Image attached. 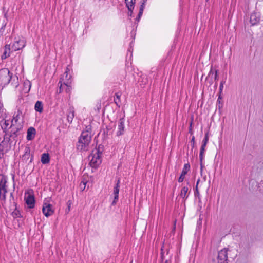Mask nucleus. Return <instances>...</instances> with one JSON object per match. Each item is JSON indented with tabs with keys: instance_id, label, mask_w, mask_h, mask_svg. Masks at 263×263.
<instances>
[{
	"instance_id": "nucleus-45",
	"label": "nucleus",
	"mask_w": 263,
	"mask_h": 263,
	"mask_svg": "<svg viewBox=\"0 0 263 263\" xmlns=\"http://www.w3.org/2000/svg\"><path fill=\"white\" fill-rule=\"evenodd\" d=\"M17 131H15V132H14L13 133V134L14 135H16V133H17Z\"/></svg>"
},
{
	"instance_id": "nucleus-6",
	"label": "nucleus",
	"mask_w": 263,
	"mask_h": 263,
	"mask_svg": "<svg viewBox=\"0 0 263 263\" xmlns=\"http://www.w3.org/2000/svg\"><path fill=\"white\" fill-rule=\"evenodd\" d=\"M42 212L44 215L48 217L54 213V209L51 204L44 203L42 208Z\"/></svg>"
},
{
	"instance_id": "nucleus-24",
	"label": "nucleus",
	"mask_w": 263,
	"mask_h": 263,
	"mask_svg": "<svg viewBox=\"0 0 263 263\" xmlns=\"http://www.w3.org/2000/svg\"><path fill=\"white\" fill-rule=\"evenodd\" d=\"M121 96V92H117L115 93V97L114 98V101L115 103L117 104V106H120L121 101H120V97Z\"/></svg>"
},
{
	"instance_id": "nucleus-18",
	"label": "nucleus",
	"mask_w": 263,
	"mask_h": 263,
	"mask_svg": "<svg viewBox=\"0 0 263 263\" xmlns=\"http://www.w3.org/2000/svg\"><path fill=\"white\" fill-rule=\"evenodd\" d=\"M31 82L28 81L26 80L24 82L23 84V91L25 93H28L31 88Z\"/></svg>"
},
{
	"instance_id": "nucleus-39",
	"label": "nucleus",
	"mask_w": 263,
	"mask_h": 263,
	"mask_svg": "<svg viewBox=\"0 0 263 263\" xmlns=\"http://www.w3.org/2000/svg\"><path fill=\"white\" fill-rule=\"evenodd\" d=\"M146 0H143V3H142V4L140 6V9H141V8H142V11H143V9H144V3L145 2Z\"/></svg>"
},
{
	"instance_id": "nucleus-25",
	"label": "nucleus",
	"mask_w": 263,
	"mask_h": 263,
	"mask_svg": "<svg viewBox=\"0 0 263 263\" xmlns=\"http://www.w3.org/2000/svg\"><path fill=\"white\" fill-rule=\"evenodd\" d=\"M20 119V113L18 111L17 113L14 114L13 119L11 121V124L10 127H12L14 125V122L16 123Z\"/></svg>"
},
{
	"instance_id": "nucleus-43",
	"label": "nucleus",
	"mask_w": 263,
	"mask_h": 263,
	"mask_svg": "<svg viewBox=\"0 0 263 263\" xmlns=\"http://www.w3.org/2000/svg\"><path fill=\"white\" fill-rule=\"evenodd\" d=\"M200 166H201V170H202L203 168V163L202 162L200 161Z\"/></svg>"
},
{
	"instance_id": "nucleus-28",
	"label": "nucleus",
	"mask_w": 263,
	"mask_h": 263,
	"mask_svg": "<svg viewBox=\"0 0 263 263\" xmlns=\"http://www.w3.org/2000/svg\"><path fill=\"white\" fill-rule=\"evenodd\" d=\"M30 151L29 147H26L25 148V153L24 155L23 156V157H24L25 158L28 159L30 156Z\"/></svg>"
},
{
	"instance_id": "nucleus-27",
	"label": "nucleus",
	"mask_w": 263,
	"mask_h": 263,
	"mask_svg": "<svg viewBox=\"0 0 263 263\" xmlns=\"http://www.w3.org/2000/svg\"><path fill=\"white\" fill-rule=\"evenodd\" d=\"M10 45H6L5 46V50L4 52L3 55H2V59H5L7 57L9 56V52L7 53V50L10 51Z\"/></svg>"
},
{
	"instance_id": "nucleus-22",
	"label": "nucleus",
	"mask_w": 263,
	"mask_h": 263,
	"mask_svg": "<svg viewBox=\"0 0 263 263\" xmlns=\"http://www.w3.org/2000/svg\"><path fill=\"white\" fill-rule=\"evenodd\" d=\"M125 2L128 10H131V9L134 8L135 0H125Z\"/></svg>"
},
{
	"instance_id": "nucleus-26",
	"label": "nucleus",
	"mask_w": 263,
	"mask_h": 263,
	"mask_svg": "<svg viewBox=\"0 0 263 263\" xmlns=\"http://www.w3.org/2000/svg\"><path fill=\"white\" fill-rule=\"evenodd\" d=\"M74 111L72 110H69L67 115V120L68 122L71 123L74 118Z\"/></svg>"
},
{
	"instance_id": "nucleus-35",
	"label": "nucleus",
	"mask_w": 263,
	"mask_h": 263,
	"mask_svg": "<svg viewBox=\"0 0 263 263\" xmlns=\"http://www.w3.org/2000/svg\"><path fill=\"white\" fill-rule=\"evenodd\" d=\"M191 142L192 144V147H194V144H195V137L194 136H192V139H191Z\"/></svg>"
},
{
	"instance_id": "nucleus-47",
	"label": "nucleus",
	"mask_w": 263,
	"mask_h": 263,
	"mask_svg": "<svg viewBox=\"0 0 263 263\" xmlns=\"http://www.w3.org/2000/svg\"><path fill=\"white\" fill-rule=\"evenodd\" d=\"M12 179H13V180H14V176H13L12 177Z\"/></svg>"
},
{
	"instance_id": "nucleus-5",
	"label": "nucleus",
	"mask_w": 263,
	"mask_h": 263,
	"mask_svg": "<svg viewBox=\"0 0 263 263\" xmlns=\"http://www.w3.org/2000/svg\"><path fill=\"white\" fill-rule=\"evenodd\" d=\"M228 250L223 249L219 251L217 256L218 263H228Z\"/></svg>"
},
{
	"instance_id": "nucleus-33",
	"label": "nucleus",
	"mask_w": 263,
	"mask_h": 263,
	"mask_svg": "<svg viewBox=\"0 0 263 263\" xmlns=\"http://www.w3.org/2000/svg\"><path fill=\"white\" fill-rule=\"evenodd\" d=\"M204 152L200 151L199 153V158H200V161L202 162L204 159Z\"/></svg>"
},
{
	"instance_id": "nucleus-1",
	"label": "nucleus",
	"mask_w": 263,
	"mask_h": 263,
	"mask_svg": "<svg viewBox=\"0 0 263 263\" xmlns=\"http://www.w3.org/2000/svg\"><path fill=\"white\" fill-rule=\"evenodd\" d=\"M91 140L90 133L88 130L82 132L76 145L77 149L80 152L87 151Z\"/></svg>"
},
{
	"instance_id": "nucleus-20",
	"label": "nucleus",
	"mask_w": 263,
	"mask_h": 263,
	"mask_svg": "<svg viewBox=\"0 0 263 263\" xmlns=\"http://www.w3.org/2000/svg\"><path fill=\"white\" fill-rule=\"evenodd\" d=\"M188 190H189V189L187 186L183 187L181 190L180 196L184 200L186 199L188 197V195H187Z\"/></svg>"
},
{
	"instance_id": "nucleus-44",
	"label": "nucleus",
	"mask_w": 263,
	"mask_h": 263,
	"mask_svg": "<svg viewBox=\"0 0 263 263\" xmlns=\"http://www.w3.org/2000/svg\"><path fill=\"white\" fill-rule=\"evenodd\" d=\"M140 18H141V17H139V16H138L136 17V20H137V21H139V20L140 19Z\"/></svg>"
},
{
	"instance_id": "nucleus-37",
	"label": "nucleus",
	"mask_w": 263,
	"mask_h": 263,
	"mask_svg": "<svg viewBox=\"0 0 263 263\" xmlns=\"http://www.w3.org/2000/svg\"><path fill=\"white\" fill-rule=\"evenodd\" d=\"M194 194H195V196H199V191H198L197 186H196V187H195V191Z\"/></svg>"
},
{
	"instance_id": "nucleus-29",
	"label": "nucleus",
	"mask_w": 263,
	"mask_h": 263,
	"mask_svg": "<svg viewBox=\"0 0 263 263\" xmlns=\"http://www.w3.org/2000/svg\"><path fill=\"white\" fill-rule=\"evenodd\" d=\"M5 109L4 108L3 104L0 102V118L3 117L4 114Z\"/></svg>"
},
{
	"instance_id": "nucleus-21",
	"label": "nucleus",
	"mask_w": 263,
	"mask_h": 263,
	"mask_svg": "<svg viewBox=\"0 0 263 263\" xmlns=\"http://www.w3.org/2000/svg\"><path fill=\"white\" fill-rule=\"evenodd\" d=\"M34 109L36 111L40 113L42 112L43 110V104L41 101H37L35 104Z\"/></svg>"
},
{
	"instance_id": "nucleus-15",
	"label": "nucleus",
	"mask_w": 263,
	"mask_h": 263,
	"mask_svg": "<svg viewBox=\"0 0 263 263\" xmlns=\"http://www.w3.org/2000/svg\"><path fill=\"white\" fill-rule=\"evenodd\" d=\"M260 20L259 17L256 13H253L251 14L250 18V22L252 25H255L259 23Z\"/></svg>"
},
{
	"instance_id": "nucleus-13",
	"label": "nucleus",
	"mask_w": 263,
	"mask_h": 263,
	"mask_svg": "<svg viewBox=\"0 0 263 263\" xmlns=\"http://www.w3.org/2000/svg\"><path fill=\"white\" fill-rule=\"evenodd\" d=\"M11 124V121L8 120H2L0 122V125L4 132H6L7 130L11 128L10 125Z\"/></svg>"
},
{
	"instance_id": "nucleus-30",
	"label": "nucleus",
	"mask_w": 263,
	"mask_h": 263,
	"mask_svg": "<svg viewBox=\"0 0 263 263\" xmlns=\"http://www.w3.org/2000/svg\"><path fill=\"white\" fill-rule=\"evenodd\" d=\"M208 141H209L208 133H206L205 135V137H204L203 140H202V144H203L206 145Z\"/></svg>"
},
{
	"instance_id": "nucleus-17",
	"label": "nucleus",
	"mask_w": 263,
	"mask_h": 263,
	"mask_svg": "<svg viewBox=\"0 0 263 263\" xmlns=\"http://www.w3.org/2000/svg\"><path fill=\"white\" fill-rule=\"evenodd\" d=\"M8 192V189L0 190V200L2 201V206L4 208V204L6 202V193Z\"/></svg>"
},
{
	"instance_id": "nucleus-36",
	"label": "nucleus",
	"mask_w": 263,
	"mask_h": 263,
	"mask_svg": "<svg viewBox=\"0 0 263 263\" xmlns=\"http://www.w3.org/2000/svg\"><path fill=\"white\" fill-rule=\"evenodd\" d=\"M206 147V145H204L203 144H202V145L200 147V151H202V152H205V148Z\"/></svg>"
},
{
	"instance_id": "nucleus-38",
	"label": "nucleus",
	"mask_w": 263,
	"mask_h": 263,
	"mask_svg": "<svg viewBox=\"0 0 263 263\" xmlns=\"http://www.w3.org/2000/svg\"><path fill=\"white\" fill-rule=\"evenodd\" d=\"M143 11H142V8H141V9H139V13H138V16L139 17H141L142 15V13H143Z\"/></svg>"
},
{
	"instance_id": "nucleus-19",
	"label": "nucleus",
	"mask_w": 263,
	"mask_h": 263,
	"mask_svg": "<svg viewBox=\"0 0 263 263\" xmlns=\"http://www.w3.org/2000/svg\"><path fill=\"white\" fill-rule=\"evenodd\" d=\"M41 161L43 164L48 163L50 161L49 154L43 153L41 156Z\"/></svg>"
},
{
	"instance_id": "nucleus-12",
	"label": "nucleus",
	"mask_w": 263,
	"mask_h": 263,
	"mask_svg": "<svg viewBox=\"0 0 263 263\" xmlns=\"http://www.w3.org/2000/svg\"><path fill=\"white\" fill-rule=\"evenodd\" d=\"M7 177L3 174H0V190L7 189Z\"/></svg>"
},
{
	"instance_id": "nucleus-23",
	"label": "nucleus",
	"mask_w": 263,
	"mask_h": 263,
	"mask_svg": "<svg viewBox=\"0 0 263 263\" xmlns=\"http://www.w3.org/2000/svg\"><path fill=\"white\" fill-rule=\"evenodd\" d=\"M71 83H69L68 82H66V83H63L64 85V91H65L66 93H69L71 90Z\"/></svg>"
},
{
	"instance_id": "nucleus-9",
	"label": "nucleus",
	"mask_w": 263,
	"mask_h": 263,
	"mask_svg": "<svg viewBox=\"0 0 263 263\" xmlns=\"http://www.w3.org/2000/svg\"><path fill=\"white\" fill-rule=\"evenodd\" d=\"M25 46V42L24 40L21 39L15 41L12 46V49L15 51L23 48Z\"/></svg>"
},
{
	"instance_id": "nucleus-7",
	"label": "nucleus",
	"mask_w": 263,
	"mask_h": 263,
	"mask_svg": "<svg viewBox=\"0 0 263 263\" xmlns=\"http://www.w3.org/2000/svg\"><path fill=\"white\" fill-rule=\"evenodd\" d=\"M25 200L28 207L30 209L34 208L35 205V199L32 193H28L27 195L25 194Z\"/></svg>"
},
{
	"instance_id": "nucleus-11",
	"label": "nucleus",
	"mask_w": 263,
	"mask_h": 263,
	"mask_svg": "<svg viewBox=\"0 0 263 263\" xmlns=\"http://www.w3.org/2000/svg\"><path fill=\"white\" fill-rule=\"evenodd\" d=\"M190 169V165L189 163H186L184 165L181 174L178 178L179 182H183V181L184 179V177H185V175L187 174L188 171H189Z\"/></svg>"
},
{
	"instance_id": "nucleus-42",
	"label": "nucleus",
	"mask_w": 263,
	"mask_h": 263,
	"mask_svg": "<svg viewBox=\"0 0 263 263\" xmlns=\"http://www.w3.org/2000/svg\"><path fill=\"white\" fill-rule=\"evenodd\" d=\"M200 181V179H198V180H197V181L196 186H197V187H198V184H199V183Z\"/></svg>"
},
{
	"instance_id": "nucleus-14",
	"label": "nucleus",
	"mask_w": 263,
	"mask_h": 263,
	"mask_svg": "<svg viewBox=\"0 0 263 263\" xmlns=\"http://www.w3.org/2000/svg\"><path fill=\"white\" fill-rule=\"evenodd\" d=\"M118 130L117 132V135H121L123 134L124 129V120L121 118L119 120L118 125Z\"/></svg>"
},
{
	"instance_id": "nucleus-8",
	"label": "nucleus",
	"mask_w": 263,
	"mask_h": 263,
	"mask_svg": "<svg viewBox=\"0 0 263 263\" xmlns=\"http://www.w3.org/2000/svg\"><path fill=\"white\" fill-rule=\"evenodd\" d=\"M70 69L68 67H66L62 77L60 78V82L66 83V82L71 83V76L69 74Z\"/></svg>"
},
{
	"instance_id": "nucleus-34",
	"label": "nucleus",
	"mask_w": 263,
	"mask_h": 263,
	"mask_svg": "<svg viewBox=\"0 0 263 263\" xmlns=\"http://www.w3.org/2000/svg\"><path fill=\"white\" fill-rule=\"evenodd\" d=\"M218 70H216L215 71V77H214V79L215 81H217L218 79Z\"/></svg>"
},
{
	"instance_id": "nucleus-40",
	"label": "nucleus",
	"mask_w": 263,
	"mask_h": 263,
	"mask_svg": "<svg viewBox=\"0 0 263 263\" xmlns=\"http://www.w3.org/2000/svg\"><path fill=\"white\" fill-rule=\"evenodd\" d=\"M97 109L99 110V109L101 108V104L100 102H98L97 105Z\"/></svg>"
},
{
	"instance_id": "nucleus-46",
	"label": "nucleus",
	"mask_w": 263,
	"mask_h": 263,
	"mask_svg": "<svg viewBox=\"0 0 263 263\" xmlns=\"http://www.w3.org/2000/svg\"><path fill=\"white\" fill-rule=\"evenodd\" d=\"M212 72V69H211V70H210V72H209V75H210Z\"/></svg>"
},
{
	"instance_id": "nucleus-16",
	"label": "nucleus",
	"mask_w": 263,
	"mask_h": 263,
	"mask_svg": "<svg viewBox=\"0 0 263 263\" xmlns=\"http://www.w3.org/2000/svg\"><path fill=\"white\" fill-rule=\"evenodd\" d=\"M36 131L34 128L29 127L27 130V139L31 140L34 139Z\"/></svg>"
},
{
	"instance_id": "nucleus-48",
	"label": "nucleus",
	"mask_w": 263,
	"mask_h": 263,
	"mask_svg": "<svg viewBox=\"0 0 263 263\" xmlns=\"http://www.w3.org/2000/svg\"><path fill=\"white\" fill-rule=\"evenodd\" d=\"M10 195H11V196H13L12 193H11Z\"/></svg>"
},
{
	"instance_id": "nucleus-4",
	"label": "nucleus",
	"mask_w": 263,
	"mask_h": 263,
	"mask_svg": "<svg viewBox=\"0 0 263 263\" xmlns=\"http://www.w3.org/2000/svg\"><path fill=\"white\" fill-rule=\"evenodd\" d=\"M11 145L10 136L5 135L3 141L0 143V154L4 155L11 149Z\"/></svg>"
},
{
	"instance_id": "nucleus-41",
	"label": "nucleus",
	"mask_w": 263,
	"mask_h": 263,
	"mask_svg": "<svg viewBox=\"0 0 263 263\" xmlns=\"http://www.w3.org/2000/svg\"><path fill=\"white\" fill-rule=\"evenodd\" d=\"M133 9H131V10H128V16H132L133 13Z\"/></svg>"
},
{
	"instance_id": "nucleus-49",
	"label": "nucleus",
	"mask_w": 263,
	"mask_h": 263,
	"mask_svg": "<svg viewBox=\"0 0 263 263\" xmlns=\"http://www.w3.org/2000/svg\"><path fill=\"white\" fill-rule=\"evenodd\" d=\"M165 263H168V261L166 260L165 261Z\"/></svg>"
},
{
	"instance_id": "nucleus-3",
	"label": "nucleus",
	"mask_w": 263,
	"mask_h": 263,
	"mask_svg": "<svg viewBox=\"0 0 263 263\" xmlns=\"http://www.w3.org/2000/svg\"><path fill=\"white\" fill-rule=\"evenodd\" d=\"M12 74L7 68H3L0 70V84L5 86L8 85L11 81Z\"/></svg>"
},
{
	"instance_id": "nucleus-32",
	"label": "nucleus",
	"mask_w": 263,
	"mask_h": 263,
	"mask_svg": "<svg viewBox=\"0 0 263 263\" xmlns=\"http://www.w3.org/2000/svg\"><path fill=\"white\" fill-rule=\"evenodd\" d=\"M226 83V81H222L221 82H220V86H219V92L220 93H221L223 90V85L224 84V83Z\"/></svg>"
},
{
	"instance_id": "nucleus-10",
	"label": "nucleus",
	"mask_w": 263,
	"mask_h": 263,
	"mask_svg": "<svg viewBox=\"0 0 263 263\" xmlns=\"http://www.w3.org/2000/svg\"><path fill=\"white\" fill-rule=\"evenodd\" d=\"M120 181L118 179L117 181V183L114 188L113 194L114 195V199L112 201V204H115L119 198V192L120 188Z\"/></svg>"
},
{
	"instance_id": "nucleus-31",
	"label": "nucleus",
	"mask_w": 263,
	"mask_h": 263,
	"mask_svg": "<svg viewBox=\"0 0 263 263\" xmlns=\"http://www.w3.org/2000/svg\"><path fill=\"white\" fill-rule=\"evenodd\" d=\"M60 84V87H59V93H61L62 92L64 91V85H63V83H62V82H59L58 83V85Z\"/></svg>"
},
{
	"instance_id": "nucleus-2",
	"label": "nucleus",
	"mask_w": 263,
	"mask_h": 263,
	"mask_svg": "<svg viewBox=\"0 0 263 263\" xmlns=\"http://www.w3.org/2000/svg\"><path fill=\"white\" fill-rule=\"evenodd\" d=\"M101 145L98 148H95L93 149L90 155L88 156V160L89 161V165L92 167L96 168L101 163V155L102 151L101 150Z\"/></svg>"
}]
</instances>
